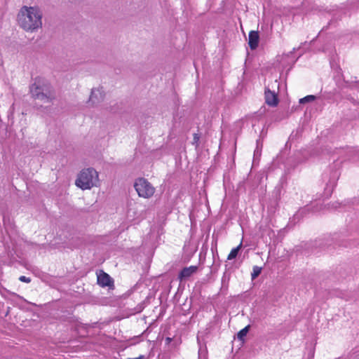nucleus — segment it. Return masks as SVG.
Listing matches in <instances>:
<instances>
[{
  "instance_id": "nucleus-1",
  "label": "nucleus",
  "mask_w": 359,
  "mask_h": 359,
  "mask_svg": "<svg viewBox=\"0 0 359 359\" xmlns=\"http://www.w3.org/2000/svg\"><path fill=\"white\" fill-rule=\"evenodd\" d=\"M42 15L36 6H23L18 15L19 25L25 31L34 32L42 27Z\"/></svg>"
},
{
  "instance_id": "nucleus-2",
  "label": "nucleus",
  "mask_w": 359,
  "mask_h": 359,
  "mask_svg": "<svg viewBox=\"0 0 359 359\" xmlns=\"http://www.w3.org/2000/svg\"><path fill=\"white\" fill-rule=\"evenodd\" d=\"M30 93L34 99L48 102L54 97L53 88L49 82L41 77L35 79L30 86Z\"/></svg>"
},
{
  "instance_id": "nucleus-3",
  "label": "nucleus",
  "mask_w": 359,
  "mask_h": 359,
  "mask_svg": "<svg viewBox=\"0 0 359 359\" xmlns=\"http://www.w3.org/2000/svg\"><path fill=\"white\" fill-rule=\"evenodd\" d=\"M75 184L83 190L97 187L100 185L98 172L93 168L83 169L78 175Z\"/></svg>"
},
{
  "instance_id": "nucleus-4",
  "label": "nucleus",
  "mask_w": 359,
  "mask_h": 359,
  "mask_svg": "<svg viewBox=\"0 0 359 359\" xmlns=\"http://www.w3.org/2000/svg\"><path fill=\"white\" fill-rule=\"evenodd\" d=\"M134 187L139 196L144 198H151L155 192V188L152 184L147 180L142 177L136 180Z\"/></svg>"
},
{
  "instance_id": "nucleus-5",
  "label": "nucleus",
  "mask_w": 359,
  "mask_h": 359,
  "mask_svg": "<svg viewBox=\"0 0 359 359\" xmlns=\"http://www.w3.org/2000/svg\"><path fill=\"white\" fill-rule=\"evenodd\" d=\"M104 99V93L102 88H95L91 91L89 102L93 104L100 102Z\"/></svg>"
},
{
  "instance_id": "nucleus-6",
  "label": "nucleus",
  "mask_w": 359,
  "mask_h": 359,
  "mask_svg": "<svg viewBox=\"0 0 359 359\" xmlns=\"http://www.w3.org/2000/svg\"><path fill=\"white\" fill-rule=\"evenodd\" d=\"M265 101L266 103L269 106H276L278 102L277 95L274 92L270 90L269 89H266Z\"/></svg>"
},
{
  "instance_id": "nucleus-7",
  "label": "nucleus",
  "mask_w": 359,
  "mask_h": 359,
  "mask_svg": "<svg viewBox=\"0 0 359 359\" xmlns=\"http://www.w3.org/2000/svg\"><path fill=\"white\" fill-rule=\"evenodd\" d=\"M198 267L196 266H191L189 267L184 268L180 273L178 276V278L180 281L188 278L191 276H192L194 273L196 272Z\"/></svg>"
},
{
  "instance_id": "nucleus-8",
  "label": "nucleus",
  "mask_w": 359,
  "mask_h": 359,
  "mask_svg": "<svg viewBox=\"0 0 359 359\" xmlns=\"http://www.w3.org/2000/svg\"><path fill=\"white\" fill-rule=\"evenodd\" d=\"M259 34L258 32L256 31H251L249 33V37H248V44L250 48L252 50H255L257 48L259 44Z\"/></svg>"
},
{
  "instance_id": "nucleus-9",
  "label": "nucleus",
  "mask_w": 359,
  "mask_h": 359,
  "mask_svg": "<svg viewBox=\"0 0 359 359\" xmlns=\"http://www.w3.org/2000/svg\"><path fill=\"white\" fill-rule=\"evenodd\" d=\"M111 283V277L107 273L103 271H100V273L97 275V283L101 286H109Z\"/></svg>"
},
{
  "instance_id": "nucleus-10",
  "label": "nucleus",
  "mask_w": 359,
  "mask_h": 359,
  "mask_svg": "<svg viewBox=\"0 0 359 359\" xmlns=\"http://www.w3.org/2000/svg\"><path fill=\"white\" fill-rule=\"evenodd\" d=\"M241 247H242V243H241L239 244V245H238L236 248H233L231 250L230 253L229 254L227 259L229 260L235 259L236 257V256L238 255V253L239 250H241Z\"/></svg>"
},
{
  "instance_id": "nucleus-11",
  "label": "nucleus",
  "mask_w": 359,
  "mask_h": 359,
  "mask_svg": "<svg viewBox=\"0 0 359 359\" xmlns=\"http://www.w3.org/2000/svg\"><path fill=\"white\" fill-rule=\"evenodd\" d=\"M250 326L248 325L243 329H242L237 334L238 338L240 340H243L244 337L247 335L248 331H249Z\"/></svg>"
},
{
  "instance_id": "nucleus-12",
  "label": "nucleus",
  "mask_w": 359,
  "mask_h": 359,
  "mask_svg": "<svg viewBox=\"0 0 359 359\" xmlns=\"http://www.w3.org/2000/svg\"><path fill=\"white\" fill-rule=\"evenodd\" d=\"M262 271V268L257 266L253 267L252 273H251L252 279L256 278Z\"/></svg>"
},
{
  "instance_id": "nucleus-13",
  "label": "nucleus",
  "mask_w": 359,
  "mask_h": 359,
  "mask_svg": "<svg viewBox=\"0 0 359 359\" xmlns=\"http://www.w3.org/2000/svg\"><path fill=\"white\" fill-rule=\"evenodd\" d=\"M316 99V97L314 95H307L302 99L299 100V102L301 104H304L308 102L313 101Z\"/></svg>"
},
{
  "instance_id": "nucleus-14",
  "label": "nucleus",
  "mask_w": 359,
  "mask_h": 359,
  "mask_svg": "<svg viewBox=\"0 0 359 359\" xmlns=\"http://www.w3.org/2000/svg\"><path fill=\"white\" fill-rule=\"evenodd\" d=\"M19 280L21 281V282H23V283H29L31 282V279L28 277H26L25 276H21L20 278H19Z\"/></svg>"
},
{
  "instance_id": "nucleus-15",
  "label": "nucleus",
  "mask_w": 359,
  "mask_h": 359,
  "mask_svg": "<svg viewBox=\"0 0 359 359\" xmlns=\"http://www.w3.org/2000/svg\"><path fill=\"white\" fill-rule=\"evenodd\" d=\"M332 190H333V186H332L330 187L327 186V187L325 188V191L327 195H330Z\"/></svg>"
},
{
  "instance_id": "nucleus-16",
  "label": "nucleus",
  "mask_w": 359,
  "mask_h": 359,
  "mask_svg": "<svg viewBox=\"0 0 359 359\" xmlns=\"http://www.w3.org/2000/svg\"><path fill=\"white\" fill-rule=\"evenodd\" d=\"M199 140V136L197 134H194V142H197Z\"/></svg>"
},
{
  "instance_id": "nucleus-17",
  "label": "nucleus",
  "mask_w": 359,
  "mask_h": 359,
  "mask_svg": "<svg viewBox=\"0 0 359 359\" xmlns=\"http://www.w3.org/2000/svg\"><path fill=\"white\" fill-rule=\"evenodd\" d=\"M258 154H259V150L258 147H257V149L255 150V154H254V155H255V156H257V155H258Z\"/></svg>"
},
{
  "instance_id": "nucleus-18",
  "label": "nucleus",
  "mask_w": 359,
  "mask_h": 359,
  "mask_svg": "<svg viewBox=\"0 0 359 359\" xmlns=\"http://www.w3.org/2000/svg\"><path fill=\"white\" fill-rule=\"evenodd\" d=\"M142 358H143V356L140 355V356L137 357V358H128V359H142Z\"/></svg>"
}]
</instances>
